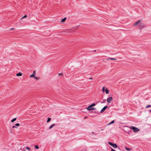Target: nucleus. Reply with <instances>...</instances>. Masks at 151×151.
I'll use <instances>...</instances> for the list:
<instances>
[{
    "label": "nucleus",
    "mask_w": 151,
    "mask_h": 151,
    "mask_svg": "<svg viewBox=\"0 0 151 151\" xmlns=\"http://www.w3.org/2000/svg\"><path fill=\"white\" fill-rule=\"evenodd\" d=\"M96 104L93 103L91 105L89 106L87 108V109L88 110H94L95 109L93 107V106H95Z\"/></svg>",
    "instance_id": "1"
},
{
    "label": "nucleus",
    "mask_w": 151,
    "mask_h": 151,
    "mask_svg": "<svg viewBox=\"0 0 151 151\" xmlns=\"http://www.w3.org/2000/svg\"><path fill=\"white\" fill-rule=\"evenodd\" d=\"M130 129L133 130L134 132H137L140 131L139 129L138 128L134 126H130Z\"/></svg>",
    "instance_id": "2"
},
{
    "label": "nucleus",
    "mask_w": 151,
    "mask_h": 151,
    "mask_svg": "<svg viewBox=\"0 0 151 151\" xmlns=\"http://www.w3.org/2000/svg\"><path fill=\"white\" fill-rule=\"evenodd\" d=\"M146 27V26L143 23H142L141 22L139 24V27L140 29H142Z\"/></svg>",
    "instance_id": "3"
},
{
    "label": "nucleus",
    "mask_w": 151,
    "mask_h": 151,
    "mask_svg": "<svg viewBox=\"0 0 151 151\" xmlns=\"http://www.w3.org/2000/svg\"><path fill=\"white\" fill-rule=\"evenodd\" d=\"M141 22V20H139L138 21L135 22L133 24V26H136L138 25L139 26V24H140Z\"/></svg>",
    "instance_id": "4"
},
{
    "label": "nucleus",
    "mask_w": 151,
    "mask_h": 151,
    "mask_svg": "<svg viewBox=\"0 0 151 151\" xmlns=\"http://www.w3.org/2000/svg\"><path fill=\"white\" fill-rule=\"evenodd\" d=\"M109 144L114 148H117L118 147L117 145L114 143H113L111 142H109Z\"/></svg>",
    "instance_id": "5"
},
{
    "label": "nucleus",
    "mask_w": 151,
    "mask_h": 151,
    "mask_svg": "<svg viewBox=\"0 0 151 151\" xmlns=\"http://www.w3.org/2000/svg\"><path fill=\"white\" fill-rule=\"evenodd\" d=\"M113 98L112 97H111L108 98L107 99V102L108 103H110L111 101H112Z\"/></svg>",
    "instance_id": "6"
},
{
    "label": "nucleus",
    "mask_w": 151,
    "mask_h": 151,
    "mask_svg": "<svg viewBox=\"0 0 151 151\" xmlns=\"http://www.w3.org/2000/svg\"><path fill=\"white\" fill-rule=\"evenodd\" d=\"M108 108V106H105L101 111L100 112L101 113H103L104 112L105 110Z\"/></svg>",
    "instance_id": "7"
},
{
    "label": "nucleus",
    "mask_w": 151,
    "mask_h": 151,
    "mask_svg": "<svg viewBox=\"0 0 151 151\" xmlns=\"http://www.w3.org/2000/svg\"><path fill=\"white\" fill-rule=\"evenodd\" d=\"M22 74L21 73H17L16 75V76H22Z\"/></svg>",
    "instance_id": "8"
},
{
    "label": "nucleus",
    "mask_w": 151,
    "mask_h": 151,
    "mask_svg": "<svg viewBox=\"0 0 151 151\" xmlns=\"http://www.w3.org/2000/svg\"><path fill=\"white\" fill-rule=\"evenodd\" d=\"M66 19L67 18L66 17H65L64 18L62 19H61V22H65V21L66 20Z\"/></svg>",
    "instance_id": "9"
},
{
    "label": "nucleus",
    "mask_w": 151,
    "mask_h": 151,
    "mask_svg": "<svg viewBox=\"0 0 151 151\" xmlns=\"http://www.w3.org/2000/svg\"><path fill=\"white\" fill-rule=\"evenodd\" d=\"M105 92L106 94H108L109 93V90L107 89V88H106Z\"/></svg>",
    "instance_id": "10"
},
{
    "label": "nucleus",
    "mask_w": 151,
    "mask_h": 151,
    "mask_svg": "<svg viewBox=\"0 0 151 151\" xmlns=\"http://www.w3.org/2000/svg\"><path fill=\"white\" fill-rule=\"evenodd\" d=\"M55 126V124H54L51 125L49 127V129H51L52 128Z\"/></svg>",
    "instance_id": "11"
},
{
    "label": "nucleus",
    "mask_w": 151,
    "mask_h": 151,
    "mask_svg": "<svg viewBox=\"0 0 151 151\" xmlns=\"http://www.w3.org/2000/svg\"><path fill=\"white\" fill-rule=\"evenodd\" d=\"M16 119H17V118H15L11 120V122L12 123L14 121H15L16 120Z\"/></svg>",
    "instance_id": "12"
},
{
    "label": "nucleus",
    "mask_w": 151,
    "mask_h": 151,
    "mask_svg": "<svg viewBox=\"0 0 151 151\" xmlns=\"http://www.w3.org/2000/svg\"><path fill=\"white\" fill-rule=\"evenodd\" d=\"M106 88L105 87H102V92H104L105 91Z\"/></svg>",
    "instance_id": "13"
},
{
    "label": "nucleus",
    "mask_w": 151,
    "mask_h": 151,
    "mask_svg": "<svg viewBox=\"0 0 151 151\" xmlns=\"http://www.w3.org/2000/svg\"><path fill=\"white\" fill-rule=\"evenodd\" d=\"M35 75L32 74L30 76H29V77L30 78H32V77H33V78H34V77H35Z\"/></svg>",
    "instance_id": "14"
},
{
    "label": "nucleus",
    "mask_w": 151,
    "mask_h": 151,
    "mask_svg": "<svg viewBox=\"0 0 151 151\" xmlns=\"http://www.w3.org/2000/svg\"><path fill=\"white\" fill-rule=\"evenodd\" d=\"M35 79H36L37 80H39L40 78L39 77H37V76H35V77H34V78Z\"/></svg>",
    "instance_id": "15"
},
{
    "label": "nucleus",
    "mask_w": 151,
    "mask_h": 151,
    "mask_svg": "<svg viewBox=\"0 0 151 151\" xmlns=\"http://www.w3.org/2000/svg\"><path fill=\"white\" fill-rule=\"evenodd\" d=\"M114 120L112 121L111 122L108 124V125H109L112 124H113L114 123Z\"/></svg>",
    "instance_id": "16"
},
{
    "label": "nucleus",
    "mask_w": 151,
    "mask_h": 151,
    "mask_svg": "<svg viewBox=\"0 0 151 151\" xmlns=\"http://www.w3.org/2000/svg\"><path fill=\"white\" fill-rule=\"evenodd\" d=\"M35 147L37 149H39V147L38 145L35 146Z\"/></svg>",
    "instance_id": "17"
},
{
    "label": "nucleus",
    "mask_w": 151,
    "mask_h": 151,
    "mask_svg": "<svg viewBox=\"0 0 151 151\" xmlns=\"http://www.w3.org/2000/svg\"><path fill=\"white\" fill-rule=\"evenodd\" d=\"M125 148L127 150H128V151H130L131 149L129 148H128L126 147H125Z\"/></svg>",
    "instance_id": "18"
},
{
    "label": "nucleus",
    "mask_w": 151,
    "mask_h": 151,
    "mask_svg": "<svg viewBox=\"0 0 151 151\" xmlns=\"http://www.w3.org/2000/svg\"><path fill=\"white\" fill-rule=\"evenodd\" d=\"M51 120L50 118H48V119L47 120V122L48 123Z\"/></svg>",
    "instance_id": "19"
},
{
    "label": "nucleus",
    "mask_w": 151,
    "mask_h": 151,
    "mask_svg": "<svg viewBox=\"0 0 151 151\" xmlns=\"http://www.w3.org/2000/svg\"><path fill=\"white\" fill-rule=\"evenodd\" d=\"M15 125L16 126H19L20 125V124L19 123H17L15 124Z\"/></svg>",
    "instance_id": "20"
},
{
    "label": "nucleus",
    "mask_w": 151,
    "mask_h": 151,
    "mask_svg": "<svg viewBox=\"0 0 151 151\" xmlns=\"http://www.w3.org/2000/svg\"><path fill=\"white\" fill-rule=\"evenodd\" d=\"M151 107V105H148L146 107V108H149V107Z\"/></svg>",
    "instance_id": "21"
},
{
    "label": "nucleus",
    "mask_w": 151,
    "mask_h": 151,
    "mask_svg": "<svg viewBox=\"0 0 151 151\" xmlns=\"http://www.w3.org/2000/svg\"><path fill=\"white\" fill-rule=\"evenodd\" d=\"M109 59L111 60H116V58H109Z\"/></svg>",
    "instance_id": "22"
},
{
    "label": "nucleus",
    "mask_w": 151,
    "mask_h": 151,
    "mask_svg": "<svg viewBox=\"0 0 151 151\" xmlns=\"http://www.w3.org/2000/svg\"><path fill=\"white\" fill-rule=\"evenodd\" d=\"M26 148L27 150H30V148L28 147H27Z\"/></svg>",
    "instance_id": "23"
},
{
    "label": "nucleus",
    "mask_w": 151,
    "mask_h": 151,
    "mask_svg": "<svg viewBox=\"0 0 151 151\" xmlns=\"http://www.w3.org/2000/svg\"><path fill=\"white\" fill-rule=\"evenodd\" d=\"M27 17V15H25L24 16H23V17H22V18H26Z\"/></svg>",
    "instance_id": "24"
},
{
    "label": "nucleus",
    "mask_w": 151,
    "mask_h": 151,
    "mask_svg": "<svg viewBox=\"0 0 151 151\" xmlns=\"http://www.w3.org/2000/svg\"><path fill=\"white\" fill-rule=\"evenodd\" d=\"M35 73H36V71H35V70H34L33 71V74H34V75H35Z\"/></svg>",
    "instance_id": "25"
},
{
    "label": "nucleus",
    "mask_w": 151,
    "mask_h": 151,
    "mask_svg": "<svg viewBox=\"0 0 151 151\" xmlns=\"http://www.w3.org/2000/svg\"><path fill=\"white\" fill-rule=\"evenodd\" d=\"M111 151H116L115 150H114L113 148H111Z\"/></svg>",
    "instance_id": "26"
},
{
    "label": "nucleus",
    "mask_w": 151,
    "mask_h": 151,
    "mask_svg": "<svg viewBox=\"0 0 151 151\" xmlns=\"http://www.w3.org/2000/svg\"><path fill=\"white\" fill-rule=\"evenodd\" d=\"M12 128H17L15 126H12Z\"/></svg>",
    "instance_id": "27"
},
{
    "label": "nucleus",
    "mask_w": 151,
    "mask_h": 151,
    "mask_svg": "<svg viewBox=\"0 0 151 151\" xmlns=\"http://www.w3.org/2000/svg\"><path fill=\"white\" fill-rule=\"evenodd\" d=\"M13 29V28H11V29H10V30H12V29Z\"/></svg>",
    "instance_id": "28"
},
{
    "label": "nucleus",
    "mask_w": 151,
    "mask_h": 151,
    "mask_svg": "<svg viewBox=\"0 0 151 151\" xmlns=\"http://www.w3.org/2000/svg\"><path fill=\"white\" fill-rule=\"evenodd\" d=\"M150 111L151 112V110H150Z\"/></svg>",
    "instance_id": "29"
}]
</instances>
